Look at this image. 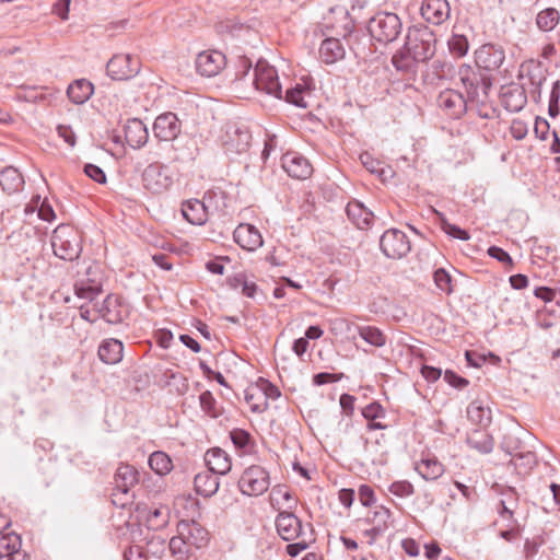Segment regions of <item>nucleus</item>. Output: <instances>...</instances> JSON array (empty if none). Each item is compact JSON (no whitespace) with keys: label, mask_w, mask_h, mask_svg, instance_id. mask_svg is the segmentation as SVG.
<instances>
[{"label":"nucleus","mask_w":560,"mask_h":560,"mask_svg":"<svg viewBox=\"0 0 560 560\" xmlns=\"http://www.w3.org/2000/svg\"><path fill=\"white\" fill-rule=\"evenodd\" d=\"M218 475L210 470L197 474L194 479L196 492L205 498L215 494L220 486Z\"/></svg>","instance_id":"obj_24"},{"label":"nucleus","mask_w":560,"mask_h":560,"mask_svg":"<svg viewBox=\"0 0 560 560\" xmlns=\"http://www.w3.org/2000/svg\"><path fill=\"white\" fill-rule=\"evenodd\" d=\"M346 50L339 39L328 37L319 47V58L323 62L331 65L345 57Z\"/></svg>","instance_id":"obj_25"},{"label":"nucleus","mask_w":560,"mask_h":560,"mask_svg":"<svg viewBox=\"0 0 560 560\" xmlns=\"http://www.w3.org/2000/svg\"><path fill=\"white\" fill-rule=\"evenodd\" d=\"M57 132L60 138L65 140L70 147H74L75 144V133L70 126L59 125L57 127Z\"/></svg>","instance_id":"obj_59"},{"label":"nucleus","mask_w":560,"mask_h":560,"mask_svg":"<svg viewBox=\"0 0 560 560\" xmlns=\"http://www.w3.org/2000/svg\"><path fill=\"white\" fill-rule=\"evenodd\" d=\"M252 135L244 122L233 121L225 126L223 144L229 152L243 153L250 145Z\"/></svg>","instance_id":"obj_8"},{"label":"nucleus","mask_w":560,"mask_h":560,"mask_svg":"<svg viewBox=\"0 0 560 560\" xmlns=\"http://www.w3.org/2000/svg\"><path fill=\"white\" fill-rule=\"evenodd\" d=\"M305 93L306 90L301 84H298L296 86L287 90L285 101L298 107L305 108L307 107V103L304 101Z\"/></svg>","instance_id":"obj_44"},{"label":"nucleus","mask_w":560,"mask_h":560,"mask_svg":"<svg viewBox=\"0 0 560 560\" xmlns=\"http://www.w3.org/2000/svg\"><path fill=\"white\" fill-rule=\"evenodd\" d=\"M444 381L447 382L453 387L459 388V389L466 387L469 384L468 380L457 375L455 372H453L451 370L445 371Z\"/></svg>","instance_id":"obj_55"},{"label":"nucleus","mask_w":560,"mask_h":560,"mask_svg":"<svg viewBox=\"0 0 560 560\" xmlns=\"http://www.w3.org/2000/svg\"><path fill=\"white\" fill-rule=\"evenodd\" d=\"M249 83L257 91H261L276 98H282V89L279 82L277 70L267 61L260 59L257 61Z\"/></svg>","instance_id":"obj_5"},{"label":"nucleus","mask_w":560,"mask_h":560,"mask_svg":"<svg viewBox=\"0 0 560 560\" xmlns=\"http://www.w3.org/2000/svg\"><path fill=\"white\" fill-rule=\"evenodd\" d=\"M535 135L540 140H546L549 131V124L546 119L537 117L534 127Z\"/></svg>","instance_id":"obj_61"},{"label":"nucleus","mask_w":560,"mask_h":560,"mask_svg":"<svg viewBox=\"0 0 560 560\" xmlns=\"http://www.w3.org/2000/svg\"><path fill=\"white\" fill-rule=\"evenodd\" d=\"M23 184V176L18 168L8 166L0 172V186L8 194L20 190Z\"/></svg>","instance_id":"obj_33"},{"label":"nucleus","mask_w":560,"mask_h":560,"mask_svg":"<svg viewBox=\"0 0 560 560\" xmlns=\"http://www.w3.org/2000/svg\"><path fill=\"white\" fill-rule=\"evenodd\" d=\"M124 346L117 339L104 340L98 347V358L106 364H116L122 359Z\"/></svg>","instance_id":"obj_28"},{"label":"nucleus","mask_w":560,"mask_h":560,"mask_svg":"<svg viewBox=\"0 0 560 560\" xmlns=\"http://www.w3.org/2000/svg\"><path fill=\"white\" fill-rule=\"evenodd\" d=\"M282 167L289 176L296 179H306L313 173L308 160L294 152H288L282 156Z\"/></svg>","instance_id":"obj_17"},{"label":"nucleus","mask_w":560,"mask_h":560,"mask_svg":"<svg viewBox=\"0 0 560 560\" xmlns=\"http://www.w3.org/2000/svg\"><path fill=\"white\" fill-rule=\"evenodd\" d=\"M382 253L390 259H401L411 250L408 236L398 229H389L383 233L380 240Z\"/></svg>","instance_id":"obj_7"},{"label":"nucleus","mask_w":560,"mask_h":560,"mask_svg":"<svg viewBox=\"0 0 560 560\" xmlns=\"http://www.w3.org/2000/svg\"><path fill=\"white\" fill-rule=\"evenodd\" d=\"M199 401L201 409L207 412L208 415L215 417V413L213 411L215 406V399L211 392L206 390L199 396Z\"/></svg>","instance_id":"obj_53"},{"label":"nucleus","mask_w":560,"mask_h":560,"mask_svg":"<svg viewBox=\"0 0 560 560\" xmlns=\"http://www.w3.org/2000/svg\"><path fill=\"white\" fill-rule=\"evenodd\" d=\"M505 59L501 46L485 44L475 51L476 67L462 65L458 69V79L462 82L468 100L479 105L488 102L492 82L486 71L499 69Z\"/></svg>","instance_id":"obj_1"},{"label":"nucleus","mask_w":560,"mask_h":560,"mask_svg":"<svg viewBox=\"0 0 560 560\" xmlns=\"http://www.w3.org/2000/svg\"><path fill=\"white\" fill-rule=\"evenodd\" d=\"M358 494L360 502L364 506H371L375 502L374 491L368 485H361Z\"/></svg>","instance_id":"obj_56"},{"label":"nucleus","mask_w":560,"mask_h":560,"mask_svg":"<svg viewBox=\"0 0 560 560\" xmlns=\"http://www.w3.org/2000/svg\"><path fill=\"white\" fill-rule=\"evenodd\" d=\"M357 330L359 336L371 346L380 348L386 343V336L374 326H357Z\"/></svg>","instance_id":"obj_38"},{"label":"nucleus","mask_w":560,"mask_h":560,"mask_svg":"<svg viewBox=\"0 0 560 560\" xmlns=\"http://www.w3.org/2000/svg\"><path fill=\"white\" fill-rule=\"evenodd\" d=\"M101 285L95 283L91 285H75V293L79 298L86 299L90 301H94V299L100 294Z\"/></svg>","instance_id":"obj_47"},{"label":"nucleus","mask_w":560,"mask_h":560,"mask_svg":"<svg viewBox=\"0 0 560 560\" xmlns=\"http://www.w3.org/2000/svg\"><path fill=\"white\" fill-rule=\"evenodd\" d=\"M560 22V13L556 8H546L537 13L536 25L541 32L553 31Z\"/></svg>","instance_id":"obj_36"},{"label":"nucleus","mask_w":560,"mask_h":560,"mask_svg":"<svg viewBox=\"0 0 560 560\" xmlns=\"http://www.w3.org/2000/svg\"><path fill=\"white\" fill-rule=\"evenodd\" d=\"M488 254L490 257L495 258L497 260L501 262H506L512 265V258L504 249L498 246H491L488 249Z\"/></svg>","instance_id":"obj_62"},{"label":"nucleus","mask_w":560,"mask_h":560,"mask_svg":"<svg viewBox=\"0 0 560 560\" xmlns=\"http://www.w3.org/2000/svg\"><path fill=\"white\" fill-rule=\"evenodd\" d=\"M416 470L425 480H436L444 472V466L436 458H422L416 465Z\"/></svg>","instance_id":"obj_34"},{"label":"nucleus","mask_w":560,"mask_h":560,"mask_svg":"<svg viewBox=\"0 0 560 560\" xmlns=\"http://www.w3.org/2000/svg\"><path fill=\"white\" fill-rule=\"evenodd\" d=\"M0 560H26V553L21 549V538L15 533L0 537Z\"/></svg>","instance_id":"obj_19"},{"label":"nucleus","mask_w":560,"mask_h":560,"mask_svg":"<svg viewBox=\"0 0 560 560\" xmlns=\"http://www.w3.org/2000/svg\"><path fill=\"white\" fill-rule=\"evenodd\" d=\"M467 417L471 422L486 427L491 422V409L474 400L467 407Z\"/></svg>","instance_id":"obj_35"},{"label":"nucleus","mask_w":560,"mask_h":560,"mask_svg":"<svg viewBox=\"0 0 560 560\" xmlns=\"http://www.w3.org/2000/svg\"><path fill=\"white\" fill-rule=\"evenodd\" d=\"M477 105L474 102L468 100V95L466 97L454 90H445L440 93L438 97V105L442 109L446 110L447 114L452 117H460L467 109V104Z\"/></svg>","instance_id":"obj_13"},{"label":"nucleus","mask_w":560,"mask_h":560,"mask_svg":"<svg viewBox=\"0 0 560 560\" xmlns=\"http://www.w3.org/2000/svg\"><path fill=\"white\" fill-rule=\"evenodd\" d=\"M368 30L381 44L394 43L402 32V21L394 12H378L370 21Z\"/></svg>","instance_id":"obj_4"},{"label":"nucleus","mask_w":560,"mask_h":560,"mask_svg":"<svg viewBox=\"0 0 560 560\" xmlns=\"http://www.w3.org/2000/svg\"><path fill=\"white\" fill-rule=\"evenodd\" d=\"M82 238L78 230L68 224L57 226L51 235L54 254L63 260L72 261L80 256Z\"/></svg>","instance_id":"obj_3"},{"label":"nucleus","mask_w":560,"mask_h":560,"mask_svg":"<svg viewBox=\"0 0 560 560\" xmlns=\"http://www.w3.org/2000/svg\"><path fill=\"white\" fill-rule=\"evenodd\" d=\"M526 103L527 96L523 86L513 84L503 90L502 104L506 110L517 113L524 108Z\"/></svg>","instance_id":"obj_22"},{"label":"nucleus","mask_w":560,"mask_h":560,"mask_svg":"<svg viewBox=\"0 0 560 560\" xmlns=\"http://www.w3.org/2000/svg\"><path fill=\"white\" fill-rule=\"evenodd\" d=\"M466 443L470 448L476 450L480 454L491 453L494 445L492 436L479 429L471 431L467 435Z\"/></svg>","instance_id":"obj_31"},{"label":"nucleus","mask_w":560,"mask_h":560,"mask_svg":"<svg viewBox=\"0 0 560 560\" xmlns=\"http://www.w3.org/2000/svg\"><path fill=\"white\" fill-rule=\"evenodd\" d=\"M230 438L234 446L240 450H247L253 444L250 433L243 429H233Z\"/></svg>","instance_id":"obj_43"},{"label":"nucleus","mask_w":560,"mask_h":560,"mask_svg":"<svg viewBox=\"0 0 560 560\" xmlns=\"http://www.w3.org/2000/svg\"><path fill=\"white\" fill-rule=\"evenodd\" d=\"M252 60L245 56H238L235 63V78L233 83L235 90H240L245 81V78L250 73Z\"/></svg>","instance_id":"obj_40"},{"label":"nucleus","mask_w":560,"mask_h":560,"mask_svg":"<svg viewBox=\"0 0 560 560\" xmlns=\"http://www.w3.org/2000/svg\"><path fill=\"white\" fill-rule=\"evenodd\" d=\"M278 497H281L284 501L288 502L292 501V494L290 491L283 489L282 487H275L270 495V501L272 508L276 510H280Z\"/></svg>","instance_id":"obj_54"},{"label":"nucleus","mask_w":560,"mask_h":560,"mask_svg":"<svg viewBox=\"0 0 560 560\" xmlns=\"http://www.w3.org/2000/svg\"><path fill=\"white\" fill-rule=\"evenodd\" d=\"M362 415L368 420H376L385 416V410L378 402H371L363 408Z\"/></svg>","instance_id":"obj_51"},{"label":"nucleus","mask_w":560,"mask_h":560,"mask_svg":"<svg viewBox=\"0 0 560 560\" xmlns=\"http://www.w3.org/2000/svg\"><path fill=\"white\" fill-rule=\"evenodd\" d=\"M433 279H434L436 287L441 291H443L447 294H450L453 291L452 278L445 269H443V268L436 269L433 273Z\"/></svg>","instance_id":"obj_45"},{"label":"nucleus","mask_w":560,"mask_h":560,"mask_svg":"<svg viewBox=\"0 0 560 560\" xmlns=\"http://www.w3.org/2000/svg\"><path fill=\"white\" fill-rule=\"evenodd\" d=\"M140 69L137 58L130 55H115L107 62L106 71L113 80H128L135 77Z\"/></svg>","instance_id":"obj_10"},{"label":"nucleus","mask_w":560,"mask_h":560,"mask_svg":"<svg viewBox=\"0 0 560 560\" xmlns=\"http://www.w3.org/2000/svg\"><path fill=\"white\" fill-rule=\"evenodd\" d=\"M138 482V471L131 465H120L115 474V486L118 491L128 494L130 488Z\"/></svg>","instance_id":"obj_30"},{"label":"nucleus","mask_w":560,"mask_h":560,"mask_svg":"<svg viewBox=\"0 0 560 560\" xmlns=\"http://www.w3.org/2000/svg\"><path fill=\"white\" fill-rule=\"evenodd\" d=\"M205 462L208 470L219 475H225L232 468L229 455L220 447L208 450L205 454Z\"/></svg>","instance_id":"obj_21"},{"label":"nucleus","mask_w":560,"mask_h":560,"mask_svg":"<svg viewBox=\"0 0 560 560\" xmlns=\"http://www.w3.org/2000/svg\"><path fill=\"white\" fill-rule=\"evenodd\" d=\"M390 516V510L381 505L374 511L372 522L375 523V525L383 526V528L387 529Z\"/></svg>","instance_id":"obj_48"},{"label":"nucleus","mask_w":560,"mask_h":560,"mask_svg":"<svg viewBox=\"0 0 560 560\" xmlns=\"http://www.w3.org/2000/svg\"><path fill=\"white\" fill-rule=\"evenodd\" d=\"M450 51L457 56L464 57L469 49V42L465 35L454 33L448 39Z\"/></svg>","instance_id":"obj_42"},{"label":"nucleus","mask_w":560,"mask_h":560,"mask_svg":"<svg viewBox=\"0 0 560 560\" xmlns=\"http://www.w3.org/2000/svg\"><path fill=\"white\" fill-rule=\"evenodd\" d=\"M178 530L189 546L198 549L205 547L209 540L208 530L195 521L182 523Z\"/></svg>","instance_id":"obj_20"},{"label":"nucleus","mask_w":560,"mask_h":560,"mask_svg":"<svg viewBox=\"0 0 560 560\" xmlns=\"http://www.w3.org/2000/svg\"><path fill=\"white\" fill-rule=\"evenodd\" d=\"M168 522V512L166 508H158L150 511L147 516L148 527L151 529H160Z\"/></svg>","instance_id":"obj_41"},{"label":"nucleus","mask_w":560,"mask_h":560,"mask_svg":"<svg viewBox=\"0 0 560 560\" xmlns=\"http://www.w3.org/2000/svg\"><path fill=\"white\" fill-rule=\"evenodd\" d=\"M348 218L361 230L368 229L374 218V214L360 201H351L346 208Z\"/></svg>","instance_id":"obj_27"},{"label":"nucleus","mask_w":560,"mask_h":560,"mask_svg":"<svg viewBox=\"0 0 560 560\" xmlns=\"http://www.w3.org/2000/svg\"><path fill=\"white\" fill-rule=\"evenodd\" d=\"M125 560H144V553L142 550V547L140 546H130L125 552H124Z\"/></svg>","instance_id":"obj_64"},{"label":"nucleus","mask_w":560,"mask_h":560,"mask_svg":"<svg viewBox=\"0 0 560 560\" xmlns=\"http://www.w3.org/2000/svg\"><path fill=\"white\" fill-rule=\"evenodd\" d=\"M434 213L440 222L441 229L450 236L462 241H468L470 238L469 233L459 226L452 224L447 221L444 213L434 210Z\"/></svg>","instance_id":"obj_39"},{"label":"nucleus","mask_w":560,"mask_h":560,"mask_svg":"<svg viewBox=\"0 0 560 560\" xmlns=\"http://www.w3.org/2000/svg\"><path fill=\"white\" fill-rule=\"evenodd\" d=\"M189 546L188 542H186V538L183 537V535L179 534L177 537H173L170 540V549L174 555H184L188 552V549H184V547Z\"/></svg>","instance_id":"obj_58"},{"label":"nucleus","mask_w":560,"mask_h":560,"mask_svg":"<svg viewBox=\"0 0 560 560\" xmlns=\"http://www.w3.org/2000/svg\"><path fill=\"white\" fill-rule=\"evenodd\" d=\"M71 0H58L52 8V12L57 14L61 20H67L69 14V7Z\"/></svg>","instance_id":"obj_63"},{"label":"nucleus","mask_w":560,"mask_h":560,"mask_svg":"<svg viewBox=\"0 0 560 560\" xmlns=\"http://www.w3.org/2000/svg\"><path fill=\"white\" fill-rule=\"evenodd\" d=\"M236 281H240L242 293L247 298H254L255 293L257 291V285L255 282L247 281L246 277L244 275H237L235 277Z\"/></svg>","instance_id":"obj_57"},{"label":"nucleus","mask_w":560,"mask_h":560,"mask_svg":"<svg viewBox=\"0 0 560 560\" xmlns=\"http://www.w3.org/2000/svg\"><path fill=\"white\" fill-rule=\"evenodd\" d=\"M150 468L159 476H165L173 469L171 457L162 452L155 451L149 456Z\"/></svg>","instance_id":"obj_37"},{"label":"nucleus","mask_w":560,"mask_h":560,"mask_svg":"<svg viewBox=\"0 0 560 560\" xmlns=\"http://www.w3.org/2000/svg\"><path fill=\"white\" fill-rule=\"evenodd\" d=\"M226 65V57L219 50H207L198 54L196 69L203 77L217 75Z\"/></svg>","instance_id":"obj_11"},{"label":"nucleus","mask_w":560,"mask_h":560,"mask_svg":"<svg viewBox=\"0 0 560 560\" xmlns=\"http://www.w3.org/2000/svg\"><path fill=\"white\" fill-rule=\"evenodd\" d=\"M389 492L396 497L406 498L413 493V486L407 480H400L393 482L389 488Z\"/></svg>","instance_id":"obj_46"},{"label":"nucleus","mask_w":560,"mask_h":560,"mask_svg":"<svg viewBox=\"0 0 560 560\" xmlns=\"http://www.w3.org/2000/svg\"><path fill=\"white\" fill-rule=\"evenodd\" d=\"M143 187L152 194H162L173 184L167 166L161 163L149 164L142 173Z\"/></svg>","instance_id":"obj_9"},{"label":"nucleus","mask_w":560,"mask_h":560,"mask_svg":"<svg viewBox=\"0 0 560 560\" xmlns=\"http://www.w3.org/2000/svg\"><path fill=\"white\" fill-rule=\"evenodd\" d=\"M182 124L172 112L159 115L153 124V132L162 141H172L180 133Z\"/></svg>","instance_id":"obj_12"},{"label":"nucleus","mask_w":560,"mask_h":560,"mask_svg":"<svg viewBox=\"0 0 560 560\" xmlns=\"http://www.w3.org/2000/svg\"><path fill=\"white\" fill-rule=\"evenodd\" d=\"M342 374H331L327 372L317 373L313 376V383L317 386H322L328 383L338 382L341 378Z\"/></svg>","instance_id":"obj_60"},{"label":"nucleus","mask_w":560,"mask_h":560,"mask_svg":"<svg viewBox=\"0 0 560 560\" xmlns=\"http://www.w3.org/2000/svg\"><path fill=\"white\" fill-rule=\"evenodd\" d=\"M93 310L109 324L121 323L127 313L120 299L112 294L107 295L102 303H95Z\"/></svg>","instance_id":"obj_15"},{"label":"nucleus","mask_w":560,"mask_h":560,"mask_svg":"<svg viewBox=\"0 0 560 560\" xmlns=\"http://www.w3.org/2000/svg\"><path fill=\"white\" fill-rule=\"evenodd\" d=\"M84 173L86 176H89L91 179H93L94 182H96L98 184L106 183V175H105L104 171L97 165L90 164V163L85 164Z\"/></svg>","instance_id":"obj_52"},{"label":"nucleus","mask_w":560,"mask_h":560,"mask_svg":"<svg viewBox=\"0 0 560 560\" xmlns=\"http://www.w3.org/2000/svg\"><path fill=\"white\" fill-rule=\"evenodd\" d=\"M93 84L85 79L75 80L68 86L67 90L69 100L78 105L84 104L86 101H89L93 95Z\"/></svg>","instance_id":"obj_29"},{"label":"nucleus","mask_w":560,"mask_h":560,"mask_svg":"<svg viewBox=\"0 0 560 560\" xmlns=\"http://www.w3.org/2000/svg\"><path fill=\"white\" fill-rule=\"evenodd\" d=\"M276 528L279 536L285 541L299 538L302 532V522L292 511H280L276 518Z\"/></svg>","instance_id":"obj_14"},{"label":"nucleus","mask_w":560,"mask_h":560,"mask_svg":"<svg viewBox=\"0 0 560 560\" xmlns=\"http://www.w3.org/2000/svg\"><path fill=\"white\" fill-rule=\"evenodd\" d=\"M226 196L225 192L222 190L213 191L210 190L206 192L203 197V205L207 211L208 217L209 215H224L226 214Z\"/></svg>","instance_id":"obj_32"},{"label":"nucleus","mask_w":560,"mask_h":560,"mask_svg":"<svg viewBox=\"0 0 560 560\" xmlns=\"http://www.w3.org/2000/svg\"><path fill=\"white\" fill-rule=\"evenodd\" d=\"M234 241L248 252H254L262 246V236L260 232L252 224L241 223L233 233Z\"/></svg>","instance_id":"obj_18"},{"label":"nucleus","mask_w":560,"mask_h":560,"mask_svg":"<svg viewBox=\"0 0 560 560\" xmlns=\"http://www.w3.org/2000/svg\"><path fill=\"white\" fill-rule=\"evenodd\" d=\"M270 486L269 472L259 465L247 467L238 479L240 491L248 497L265 493Z\"/></svg>","instance_id":"obj_6"},{"label":"nucleus","mask_w":560,"mask_h":560,"mask_svg":"<svg viewBox=\"0 0 560 560\" xmlns=\"http://www.w3.org/2000/svg\"><path fill=\"white\" fill-rule=\"evenodd\" d=\"M542 542L544 541L540 537H536L532 540L527 539L525 541V547H524L525 559L526 560H537L536 556L538 555L539 548L542 545Z\"/></svg>","instance_id":"obj_50"},{"label":"nucleus","mask_w":560,"mask_h":560,"mask_svg":"<svg viewBox=\"0 0 560 560\" xmlns=\"http://www.w3.org/2000/svg\"><path fill=\"white\" fill-rule=\"evenodd\" d=\"M183 217L191 224L202 225L208 220V214L202 200L191 199L182 203Z\"/></svg>","instance_id":"obj_26"},{"label":"nucleus","mask_w":560,"mask_h":560,"mask_svg":"<svg viewBox=\"0 0 560 560\" xmlns=\"http://www.w3.org/2000/svg\"><path fill=\"white\" fill-rule=\"evenodd\" d=\"M125 138L131 148H141L148 141V129L140 119H130L125 126Z\"/></svg>","instance_id":"obj_23"},{"label":"nucleus","mask_w":560,"mask_h":560,"mask_svg":"<svg viewBox=\"0 0 560 560\" xmlns=\"http://www.w3.org/2000/svg\"><path fill=\"white\" fill-rule=\"evenodd\" d=\"M420 12L427 22L441 25L448 20L451 8L447 0H423Z\"/></svg>","instance_id":"obj_16"},{"label":"nucleus","mask_w":560,"mask_h":560,"mask_svg":"<svg viewBox=\"0 0 560 560\" xmlns=\"http://www.w3.org/2000/svg\"><path fill=\"white\" fill-rule=\"evenodd\" d=\"M436 37L425 25H413L407 31L406 40L392 58V63L398 71L410 72L417 63L425 62L435 55Z\"/></svg>","instance_id":"obj_2"},{"label":"nucleus","mask_w":560,"mask_h":560,"mask_svg":"<svg viewBox=\"0 0 560 560\" xmlns=\"http://www.w3.org/2000/svg\"><path fill=\"white\" fill-rule=\"evenodd\" d=\"M515 465L523 466L524 468L532 469L536 463V455L535 453L527 451V452H518L514 455Z\"/></svg>","instance_id":"obj_49"}]
</instances>
